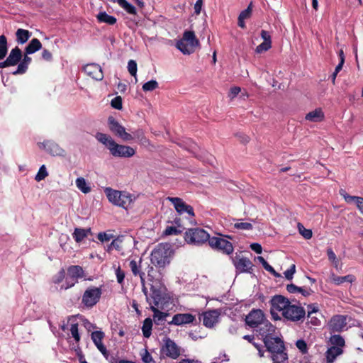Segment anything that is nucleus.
<instances>
[{"mask_svg": "<svg viewBox=\"0 0 363 363\" xmlns=\"http://www.w3.org/2000/svg\"><path fill=\"white\" fill-rule=\"evenodd\" d=\"M264 343L267 350L270 352L272 360L282 359V362L288 360L284 341L280 337L274 335L266 337Z\"/></svg>", "mask_w": 363, "mask_h": 363, "instance_id": "nucleus-1", "label": "nucleus"}, {"mask_svg": "<svg viewBox=\"0 0 363 363\" xmlns=\"http://www.w3.org/2000/svg\"><path fill=\"white\" fill-rule=\"evenodd\" d=\"M170 254L171 249L169 245L160 243L151 252V263L159 268H163L169 263Z\"/></svg>", "mask_w": 363, "mask_h": 363, "instance_id": "nucleus-2", "label": "nucleus"}, {"mask_svg": "<svg viewBox=\"0 0 363 363\" xmlns=\"http://www.w3.org/2000/svg\"><path fill=\"white\" fill-rule=\"evenodd\" d=\"M199 45V41L196 38L194 31L186 30L182 38L177 43V48L184 54L190 55L195 51V48Z\"/></svg>", "mask_w": 363, "mask_h": 363, "instance_id": "nucleus-3", "label": "nucleus"}, {"mask_svg": "<svg viewBox=\"0 0 363 363\" xmlns=\"http://www.w3.org/2000/svg\"><path fill=\"white\" fill-rule=\"evenodd\" d=\"M104 192L108 201L116 206L127 208L132 202L131 195L128 192L114 190L110 187L106 188Z\"/></svg>", "mask_w": 363, "mask_h": 363, "instance_id": "nucleus-4", "label": "nucleus"}, {"mask_svg": "<svg viewBox=\"0 0 363 363\" xmlns=\"http://www.w3.org/2000/svg\"><path fill=\"white\" fill-rule=\"evenodd\" d=\"M166 287L159 281H155L150 286V297L153 300L154 306L160 307L168 303L170 297L166 293Z\"/></svg>", "mask_w": 363, "mask_h": 363, "instance_id": "nucleus-5", "label": "nucleus"}, {"mask_svg": "<svg viewBox=\"0 0 363 363\" xmlns=\"http://www.w3.org/2000/svg\"><path fill=\"white\" fill-rule=\"evenodd\" d=\"M210 235L203 228H190L185 233L184 239L187 243L196 245L208 242Z\"/></svg>", "mask_w": 363, "mask_h": 363, "instance_id": "nucleus-6", "label": "nucleus"}, {"mask_svg": "<svg viewBox=\"0 0 363 363\" xmlns=\"http://www.w3.org/2000/svg\"><path fill=\"white\" fill-rule=\"evenodd\" d=\"M290 301L282 295H275L272 297L269 301L270 304V313L272 318L275 320L281 319L278 312H281V314L284 313L286 308L289 306Z\"/></svg>", "mask_w": 363, "mask_h": 363, "instance_id": "nucleus-7", "label": "nucleus"}, {"mask_svg": "<svg viewBox=\"0 0 363 363\" xmlns=\"http://www.w3.org/2000/svg\"><path fill=\"white\" fill-rule=\"evenodd\" d=\"M101 294L102 289L101 287H88L82 295V303L86 308H91L99 301Z\"/></svg>", "mask_w": 363, "mask_h": 363, "instance_id": "nucleus-8", "label": "nucleus"}, {"mask_svg": "<svg viewBox=\"0 0 363 363\" xmlns=\"http://www.w3.org/2000/svg\"><path fill=\"white\" fill-rule=\"evenodd\" d=\"M282 316L292 322H303L306 318V310L301 306L289 303Z\"/></svg>", "mask_w": 363, "mask_h": 363, "instance_id": "nucleus-9", "label": "nucleus"}, {"mask_svg": "<svg viewBox=\"0 0 363 363\" xmlns=\"http://www.w3.org/2000/svg\"><path fill=\"white\" fill-rule=\"evenodd\" d=\"M108 125L111 133L123 141H130L133 140V135L127 133L125 127L120 124L114 117L109 116L108 118Z\"/></svg>", "mask_w": 363, "mask_h": 363, "instance_id": "nucleus-10", "label": "nucleus"}, {"mask_svg": "<svg viewBox=\"0 0 363 363\" xmlns=\"http://www.w3.org/2000/svg\"><path fill=\"white\" fill-rule=\"evenodd\" d=\"M68 277L65 281V286H62L65 289L73 287L78 282L79 279L84 278L85 273L83 268L79 265H71L67 269Z\"/></svg>", "mask_w": 363, "mask_h": 363, "instance_id": "nucleus-11", "label": "nucleus"}, {"mask_svg": "<svg viewBox=\"0 0 363 363\" xmlns=\"http://www.w3.org/2000/svg\"><path fill=\"white\" fill-rule=\"evenodd\" d=\"M208 243L212 249L226 255H230L233 252V244L225 239L218 237H210Z\"/></svg>", "mask_w": 363, "mask_h": 363, "instance_id": "nucleus-12", "label": "nucleus"}, {"mask_svg": "<svg viewBox=\"0 0 363 363\" xmlns=\"http://www.w3.org/2000/svg\"><path fill=\"white\" fill-rule=\"evenodd\" d=\"M111 145L109 152L115 157H130L135 154V149L130 146L119 145L116 142Z\"/></svg>", "mask_w": 363, "mask_h": 363, "instance_id": "nucleus-13", "label": "nucleus"}, {"mask_svg": "<svg viewBox=\"0 0 363 363\" xmlns=\"http://www.w3.org/2000/svg\"><path fill=\"white\" fill-rule=\"evenodd\" d=\"M164 344L161 349L162 354L173 359H177L180 354V347L169 337L164 340Z\"/></svg>", "mask_w": 363, "mask_h": 363, "instance_id": "nucleus-14", "label": "nucleus"}, {"mask_svg": "<svg viewBox=\"0 0 363 363\" xmlns=\"http://www.w3.org/2000/svg\"><path fill=\"white\" fill-rule=\"evenodd\" d=\"M38 146L40 149L45 150L50 155L65 156V151L57 143L52 140H46L43 143H39Z\"/></svg>", "mask_w": 363, "mask_h": 363, "instance_id": "nucleus-15", "label": "nucleus"}, {"mask_svg": "<svg viewBox=\"0 0 363 363\" xmlns=\"http://www.w3.org/2000/svg\"><path fill=\"white\" fill-rule=\"evenodd\" d=\"M265 316L263 311L260 309H253L245 318V323L250 328H257L263 320Z\"/></svg>", "mask_w": 363, "mask_h": 363, "instance_id": "nucleus-16", "label": "nucleus"}, {"mask_svg": "<svg viewBox=\"0 0 363 363\" xmlns=\"http://www.w3.org/2000/svg\"><path fill=\"white\" fill-rule=\"evenodd\" d=\"M167 199L174 205L175 210L179 214L186 212L189 216H194L192 206L186 204L181 198L169 196Z\"/></svg>", "mask_w": 363, "mask_h": 363, "instance_id": "nucleus-17", "label": "nucleus"}, {"mask_svg": "<svg viewBox=\"0 0 363 363\" xmlns=\"http://www.w3.org/2000/svg\"><path fill=\"white\" fill-rule=\"evenodd\" d=\"M233 264L238 273H251L253 264L247 257L236 256L233 259Z\"/></svg>", "mask_w": 363, "mask_h": 363, "instance_id": "nucleus-18", "label": "nucleus"}, {"mask_svg": "<svg viewBox=\"0 0 363 363\" xmlns=\"http://www.w3.org/2000/svg\"><path fill=\"white\" fill-rule=\"evenodd\" d=\"M83 70L87 76L95 80L101 81L104 78L102 69L98 64H87L83 67Z\"/></svg>", "mask_w": 363, "mask_h": 363, "instance_id": "nucleus-19", "label": "nucleus"}, {"mask_svg": "<svg viewBox=\"0 0 363 363\" xmlns=\"http://www.w3.org/2000/svg\"><path fill=\"white\" fill-rule=\"evenodd\" d=\"M220 313L216 310H211L203 313L199 317L200 320H202L203 324L207 328H213L218 322Z\"/></svg>", "mask_w": 363, "mask_h": 363, "instance_id": "nucleus-20", "label": "nucleus"}, {"mask_svg": "<svg viewBox=\"0 0 363 363\" xmlns=\"http://www.w3.org/2000/svg\"><path fill=\"white\" fill-rule=\"evenodd\" d=\"M195 320V315L191 313H177L174 315L172 320L169 322L168 324L174 325H182L193 323Z\"/></svg>", "mask_w": 363, "mask_h": 363, "instance_id": "nucleus-21", "label": "nucleus"}, {"mask_svg": "<svg viewBox=\"0 0 363 363\" xmlns=\"http://www.w3.org/2000/svg\"><path fill=\"white\" fill-rule=\"evenodd\" d=\"M22 51L18 47H15L13 48L10 52L7 58L4 60V64L6 67L15 66L16 65H18L22 58Z\"/></svg>", "mask_w": 363, "mask_h": 363, "instance_id": "nucleus-22", "label": "nucleus"}, {"mask_svg": "<svg viewBox=\"0 0 363 363\" xmlns=\"http://www.w3.org/2000/svg\"><path fill=\"white\" fill-rule=\"evenodd\" d=\"M328 326L332 333L340 332L346 326V318L343 315H335L330 320Z\"/></svg>", "mask_w": 363, "mask_h": 363, "instance_id": "nucleus-23", "label": "nucleus"}, {"mask_svg": "<svg viewBox=\"0 0 363 363\" xmlns=\"http://www.w3.org/2000/svg\"><path fill=\"white\" fill-rule=\"evenodd\" d=\"M258 328L257 332L262 336L263 342L264 338L274 336L275 327L266 318L259 325Z\"/></svg>", "mask_w": 363, "mask_h": 363, "instance_id": "nucleus-24", "label": "nucleus"}, {"mask_svg": "<svg viewBox=\"0 0 363 363\" xmlns=\"http://www.w3.org/2000/svg\"><path fill=\"white\" fill-rule=\"evenodd\" d=\"M141 263L142 259H140L139 263H138L135 260H131L130 262L129 266L130 267L133 274L135 277L139 276L140 278L141 284H143V282L145 281V273L142 270Z\"/></svg>", "mask_w": 363, "mask_h": 363, "instance_id": "nucleus-25", "label": "nucleus"}, {"mask_svg": "<svg viewBox=\"0 0 363 363\" xmlns=\"http://www.w3.org/2000/svg\"><path fill=\"white\" fill-rule=\"evenodd\" d=\"M31 57H28V55L25 54L24 57L20 62L16 71L12 74L13 75L23 74L26 72L28 68L29 64L31 62Z\"/></svg>", "mask_w": 363, "mask_h": 363, "instance_id": "nucleus-26", "label": "nucleus"}, {"mask_svg": "<svg viewBox=\"0 0 363 363\" xmlns=\"http://www.w3.org/2000/svg\"><path fill=\"white\" fill-rule=\"evenodd\" d=\"M286 290L290 294L300 293L303 296H309L313 291L311 289L305 287H299L294 284H290L286 286Z\"/></svg>", "mask_w": 363, "mask_h": 363, "instance_id": "nucleus-27", "label": "nucleus"}, {"mask_svg": "<svg viewBox=\"0 0 363 363\" xmlns=\"http://www.w3.org/2000/svg\"><path fill=\"white\" fill-rule=\"evenodd\" d=\"M343 353V350L338 347L332 346L325 352L328 363H333L336 357Z\"/></svg>", "mask_w": 363, "mask_h": 363, "instance_id": "nucleus-28", "label": "nucleus"}, {"mask_svg": "<svg viewBox=\"0 0 363 363\" xmlns=\"http://www.w3.org/2000/svg\"><path fill=\"white\" fill-rule=\"evenodd\" d=\"M42 48V43L38 38H33L25 48V54L31 55Z\"/></svg>", "mask_w": 363, "mask_h": 363, "instance_id": "nucleus-29", "label": "nucleus"}, {"mask_svg": "<svg viewBox=\"0 0 363 363\" xmlns=\"http://www.w3.org/2000/svg\"><path fill=\"white\" fill-rule=\"evenodd\" d=\"M96 19L99 23H105L108 25H114L117 19L113 16L108 15L106 11H101L96 15Z\"/></svg>", "mask_w": 363, "mask_h": 363, "instance_id": "nucleus-30", "label": "nucleus"}, {"mask_svg": "<svg viewBox=\"0 0 363 363\" xmlns=\"http://www.w3.org/2000/svg\"><path fill=\"white\" fill-rule=\"evenodd\" d=\"M32 33L28 30L18 28L16 32V41L18 44L26 43L30 38Z\"/></svg>", "mask_w": 363, "mask_h": 363, "instance_id": "nucleus-31", "label": "nucleus"}, {"mask_svg": "<svg viewBox=\"0 0 363 363\" xmlns=\"http://www.w3.org/2000/svg\"><path fill=\"white\" fill-rule=\"evenodd\" d=\"M151 311L153 312V320L155 324L160 325L165 320V318L169 315L168 313L162 312L154 306H150Z\"/></svg>", "mask_w": 363, "mask_h": 363, "instance_id": "nucleus-32", "label": "nucleus"}, {"mask_svg": "<svg viewBox=\"0 0 363 363\" xmlns=\"http://www.w3.org/2000/svg\"><path fill=\"white\" fill-rule=\"evenodd\" d=\"M305 118L312 122H319L324 119V113L320 108H316L307 113Z\"/></svg>", "mask_w": 363, "mask_h": 363, "instance_id": "nucleus-33", "label": "nucleus"}, {"mask_svg": "<svg viewBox=\"0 0 363 363\" xmlns=\"http://www.w3.org/2000/svg\"><path fill=\"white\" fill-rule=\"evenodd\" d=\"M111 2H117L118 5L123 8L129 14L136 15L137 11L134 6L128 2L126 0H109Z\"/></svg>", "mask_w": 363, "mask_h": 363, "instance_id": "nucleus-34", "label": "nucleus"}, {"mask_svg": "<svg viewBox=\"0 0 363 363\" xmlns=\"http://www.w3.org/2000/svg\"><path fill=\"white\" fill-rule=\"evenodd\" d=\"M96 138L100 143L106 145L108 150L110 147H111L112 143L115 142V140L110 135L102 133H97L96 135Z\"/></svg>", "mask_w": 363, "mask_h": 363, "instance_id": "nucleus-35", "label": "nucleus"}, {"mask_svg": "<svg viewBox=\"0 0 363 363\" xmlns=\"http://www.w3.org/2000/svg\"><path fill=\"white\" fill-rule=\"evenodd\" d=\"M152 320L150 318H147L144 320L142 326L143 335L145 337L148 338L152 335Z\"/></svg>", "mask_w": 363, "mask_h": 363, "instance_id": "nucleus-36", "label": "nucleus"}, {"mask_svg": "<svg viewBox=\"0 0 363 363\" xmlns=\"http://www.w3.org/2000/svg\"><path fill=\"white\" fill-rule=\"evenodd\" d=\"M8 53V41L4 35H0V60L5 58Z\"/></svg>", "mask_w": 363, "mask_h": 363, "instance_id": "nucleus-37", "label": "nucleus"}, {"mask_svg": "<svg viewBox=\"0 0 363 363\" xmlns=\"http://www.w3.org/2000/svg\"><path fill=\"white\" fill-rule=\"evenodd\" d=\"M131 134L133 137V139H137L141 144L145 145L149 143L148 139L145 137V133L142 129H137L135 131L132 132Z\"/></svg>", "mask_w": 363, "mask_h": 363, "instance_id": "nucleus-38", "label": "nucleus"}, {"mask_svg": "<svg viewBox=\"0 0 363 363\" xmlns=\"http://www.w3.org/2000/svg\"><path fill=\"white\" fill-rule=\"evenodd\" d=\"M88 231H89V230H86L85 229L77 228L74 229L72 234L73 238L77 242H80L87 236Z\"/></svg>", "mask_w": 363, "mask_h": 363, "instance_id": "nucleus-39", "label": "nucleus"}, {"mask_svg": "<svg viewBox=\"0 0 363 363\" xmlns=\"http://www.w3.org/2000/svg\"><path fill=\"white\" fill-rule=\"evenodd\" d=\"M77 187L83 193L87 194L90 192L91 188L87 186L86 180L83 177H79L76 179Z\"/></svg>", "mask_w": 363, "mask_h": 363, "instance_id": "nucleus-40", "label": "nucleus"}, {"mask_svg": "<svg viewBox=\"0 0 363 363\" xmlns=\"http://www.w3.org/2000/svg\"><path fill=\"white\" fill-rule=\"evenodd\" d=\"M330 342L335 347L342 348L345 346V342L344 338L340 335H333L330 337Z\"/></svg>", "mask_w": 363, "mask_h": 363, "instance_id": "nucleus-41", "label": "nucleus"}, {"mask_svg": "<svg viewBox=\"0 0 363 363\" xmlns=\"http://www.w3.org/2000/svg\"><path fill=\"white\" fill-rule=\"evenodd\" d=\"M104 337V333L102 331H94L91 333V340L96 347H98L99 345H103L102 340Z\"/></svg>", "mask_w": 363, "mask_h": 363, "instance_id": "nucleus-42", "label": "nucleus"}, {"mask_svg": "<svg viewBox=\"0 0 363 363\" xmlns=\"http://www.w3.org/2000/svg\"><path fill=\"white\" fill-rule=\"evenodd\" d=\"M298 229L299 233L305 238V239H311L313 235L312 230L310 229H306L301 223H298Z\"/></svg>", "mask_w": 363, "mask_h": 363, "instance_id": "nucleus-43", "label": "nucleus"}, {"mask_svg": "<svg viewBox=\"0 0 363 363\" xmlns=\"http://www.w3.org/2000/svg\"><path fill=\"white\" fill-rule=\"evenodd\" d=\"M158 82L156 80L152 79L145 82L142 88L144 91H152L158 88Z\"/></svg>", "mask_w": 363, "mask_h": 363, "instance_id": "nucleus-44", "label": "nucleus"}, {"mask_svg": "<svg viewBox=\"0 0 363 363\" xmlns=\"http://www.w3.org/2000/svg\"><path fill=\"white\" fill-rule=\"evenodd\" d=\"M183 229H181L176 226H167L164 231L165 235H177L182 234Z\"/></svg>", "mask_w": 363, "mask_h": 363, "instance_id": "nucleus-45", "label": "nucleus"}, {"mask_svg": "<svg viewBox=\"0 0 363 363\" xmlns=\"http://www.w3.org/2000/svg\"><path fill=\"white\" fill-rule=\"evenodd\" d=\"M115 274L118 283L121 285H123L124 283L125 274L119 265L115 269Z\"/></svg>", "mask_w": 363, "mask_h": 363, "instance_id": "nucleus-46", "label": "nucleus"}, {"mask_svg": "<svg viewBox=\"0 0 363 363\" xmlns=\"http://www.w3.org/2000/svg\"><path fill=\"white\" fill-rule=\"evenodd\" d=\"M340 194L345 199V201L348 203H356L357 200L359 196H350L349 195L345 190L341 189L340 191Z\"/></svg>", "mask_w": 363, "mask_h": 363, "instance_id": "nucleus-47", "label": "nucleus"}, {"mask_svg": "<svg viewBox=\"0 0 363 363\" xmlns=\"http://www.w3.org/2000/svg\"><path fill=\"white\" fill-rule=\"evenodd\" d=\"M69 330L72 337L74 339L76 342L78 343L81 338L78 330V323L72 324Z\"/></svg>", "mask_w": 363, "mask_h": 363, "instance_id": "nucleus-48", "label": "nucleus"}, {"mask_svg": "<svg viewBox=\"0 0 363 363\" xmlns=\"http://www.w3.org/2000/svg\"><path fill=\"white\" fill-rule=\"evenodd\" d=\"M48 173L46 170V167L43 164L40 167L38 172L35 175V179L37 182H40V181L43 180L46 177H48Z\"/></svg>", "mask_w": 363, "mask_h": 363, "instance_id": "nucleus-49", "label": "nucleus"}, {"mask_svg": "<svg viewBox=\"0 0 363 363\" xmlns=\"http://www.w3.org/2000/svg\"><path fill=\"white\" fill-rule=\"evenodd\" d=\"M272 48V42H263L257 46L255 51L257 53H262L267 51Z\"/></svg>", "mask_w": 363, "mask_h": 363, "instance_id": "nucleus-50", "label": "nucleus"}, {"mask_svg": "<svg viewBox=\"0 0 363 363\" xmlns=\"http://www.w3.org/2000/svg\"><path fill=\"white\" fill-rule=\"evenodd\" d=\"M252 11V2H250L247 8L240 12L239 17L243 20L247 19L250 17Z\"/></svg>", "mask_w": 363, "mask_h": 363, "instance_id": "nucleus-51", "label": "nucleus"}, {"mask_svg": "<svg viewBox=\"0 0 363 363\" xmlns=\"http://www.w3.org/2000/svg\"><path fill=\"white\" fill-rule=\"evenodd\" d=\"M333 282L337 284L340 285L342 284L344 282H351L352 281V277L351 275H347L344 277H335L333 279Z\"/></svg>", "mask_w": 363, "mask_h": 363, "instance_id": "nucleus-52", "label": "nucleus"}, {"mask_svg": "<svg viewBox=\"0 0 363 363\" xmlns=\"http://www.w3.org/2000/svg\"><path fill=\"white\" fill-rule=\"evenodd\" d=\"M128 70L131 76L136 77L137 63L133 60H130L128 62Z\"/></svg>", "mask_w": 363, "mask_h": 363, "instance_id": "nucleus-53", "label": "nucleus"}, {"mask_svg": "<svg viewBox=\"0 0 363 363\" xmlns=\"http://www.w3.org/2000/svg\"><path fill=\"white\" fill-rule=\"evenodd\" d=\"M307 324H311L313 326H318L320 325V320L313 314H311L310 312L307 313Z\"/></svg>", "mask_w": 363, "mask_h": 363, "instance_id": "nucleus-54", "label": "nucleus"}, {"mask_svg": "<svg viewBox=\"0 0 363 363\" xmlns=\"http://www.w3.org/2000/svg\"><path fill=\"white\" fill-rule=\"evenodd\" d=\"M296 346L302 354H306L308 352V346L305 340H298L296 342Z\"/></svg>", "mask_w": 363, "mask_h": 363, "instance_id": "nucleus-55", "label": "nucleus"}, {"mask_svg": "<svg viewBox=\"0 0 363 363\" xmlns=\"http://www.w3.org/2000/svg\"><path fill=\"white\" fill-rule=\"evenodd\" d=\"M234 228L240 230H252L253 228L252 225L250 223L238 222L234 224Z\"/></svg>", "mask_w": 363, "mask_h": 363, "instance_id": "nucleus-56", "label": "nucleus"}, {"mask_svg": "<svg viewBox=\"0 0 363 363\" xmlns=\"http://www.w3.org/2000/svg\"><path fill=\"white\" fill-rule=\"evenodd\" d=\"M111 105L113 108L121 110L122 106V98L120 96H116L111 100Z\"/></svg>", "mask_w": 363, "mask_h": 363, "instance_id": "nucleus-57", "label": "nucleus"}, {"mask_svg": "<svg viewBox=\"0 0 363 363\" xmlns=\"http://www.w3.org/2000/svg\"><path fill=\"white\" fill-rule=\"evenodd\" d=\"M65 278V270L62 268L61 269L58 273L54 277L53 282L55 284L61 283Z\"/></svg>", "mask_w": 363, "mask_h": 363, "instance_id": "nucleus-58", "label": "nucleus"}, {"mask_svg": "<svg viewBox=\"0 0 363 363\" xmlns=\"http://www.w3.org/2000/svg\"><path fill=\"white\" fill-rule=\"evenodd\" d=\"M296 272V265L294 264H291L290 267L284 272L285 277L287 280H291L293 279V276Z\"/></svg>", "mask_w": 363, "mask_h": 363, "instance_id": "nucleus-59", "label": "nucleus"}, {"mask_svg": "<svg viewBox=\"0 0 363 363\" xmlns=\"http://www.w3.org/2000/svg\"><path fill=\"white\" fill-rule=\"evenodd\" d=\"M257 259L262 264V267L267 272H272L273 270V267L264 259V258L262 256L257 257Z\"/></svg>", "mask_w": 363, "mask_h": 363, "instance_id": "nucleus-60", "label": "nucleus"}, {"mask_svg": "<svg viewBox=\"0 0 363 363\" xmlns=\"http://www.w3.org/2000/svg\"><path fill=\"white\" fill-rule=\"evenodd\" d=\"M110 247H112L115 248L117 250H121L123 248V247H122V240L120 238H117L116 239H114L111 242Z\"/></svg>", "mask_w": 363, "mask_h": 363, "instance_id": "nucleus-61", "label": "nucleus"}, {"mask_svg": "<svg viewBox=\"0 0 363 363\" xmlns=\"http://www.w3.org/2000/svg\"><path fill=\"white\" fill-rule=\"evenodd\" d=\"M112 238V235H109V234H107L105 232H101V233H99L97 235V238L101 241V242H106V241H109L111 240V238Z\"/></svg>", "mask_w": 363, "mask_h": 363, "instance_id": "nucleus-62", "label": "nucleus"}, {"mask_svg": "<svg viewBox=\"0 0 363 363\" xmlns=\"http://www.w3.org/2000/svg\"><path fill=\"white\" fill-rule=\"evenodd\" d=\"M42 58L45 61L50 62L52 60V53L47 49H44L41 53Z\"/></svg>", "mask_w": 363, "mask_h": 363, "instance_id": "nucleus-63", "label": "nucleus"}, {"mask_svg": "<svg viewBox=\"0 0 363 363\" xmlns=\"http://www.w3.org/2000/svg\"><path fill=\"white\" fill-rule=\"evenodd\" d=\"M260 36L264 40L263 42H272L271 35L268 31L262 30Z\"/></svg>", "mask_w": 363, "mask_h": 363, "instance_id": "nucleus-64", "label": "nucleus"}]
</instances>
